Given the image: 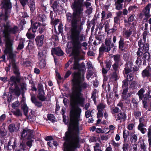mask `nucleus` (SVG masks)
Listing matches in <instances>:
<instances>
[{"mask_svg": "<svg viewBox=\"0 0 151 151\" xmlns=\"http://www.w3.org/2000/svg\"><path fill=\"white\" fill-rule=\"evenodd\" d=\"M79 64L74 63L73 67L70 68V69L78 70V71L74 72L72 75L73 78L72 80V87L69 96L71 108L73 109L76 108V110L74 115H70L69 125H79V119L81 109L78 106L83 104L84 99L81 92L83 89L88 87L87 83L83 82L84 77L83 75H81V73L79 71Z\"/></svg>", "mask_w": 151, "mask_h": 151, "instance_id": "f257e3e1", "label": "nucleus"}, {"mask_svg": "<svg viewBox=\"0 0 151 151\" xmlns=\"http://www.w3.org/2000/svg\"><path fill=\"white\" fill-rule=\"evenodd\" d=\"M81 6L80 5L79 6H74L73 14L69 12L66 13L67 21L70 22L69 33L72 46V53L76 56L80 55L82 46L85 47L87 45L86 42L81 43L84 41L85 37L83 34H81L85 23V18L83 17L81 20L77 18L79 17L83 10Z\"/></svg>", "mask_w": 151, "mask_h": 151, "instance_id": "f03ea898", "label": "nucleus"}, {"mask_svg": "<svg viewBox=\"0 0 151 151\" xmlns=\"http://www.w3.org/2000/svg\"><path fill=\"white\" fill-rule=\"evenodd\" d=\"M7 20L1 21L0 20L1 23H3L4 22L5 23L3 25L4 29L0 26V31L3 32V36L5 38V42L13 43V40L11 38L10 34H17L19 31V28L16 26L11 27L10 23L7 22Z\"/></svg>", "mask_w": 151, "mask_h": 151, "instance_id": "7ed1b4c3", "label": "nucleus"}, {"mask_svg": "<svg viewBox=\"0 0 151 151\" xmlns=\"http://www.w3.org/2000/svg\"><path fill=\"white\" fill-rule=\"evenodd\" d=\"M1 2L0 9H2V10L0 14V20L6 21L9 16L11 3L10 0H2Z\"/></svg>", "mask_w": 151, "mask_h": 151, "instance_id": "20e7f679", "label": "nucleus"}, {"mask_svg": "<svg viewBox=\"0 0 151 151\" xmlns=\"http://www.w3.org/2000/svg\"><path fill=\"white\" fill-rule=\"evenodd\" d=\"M145 91L143 88H141L138 92L137 94L139 96L140 100H142V104L144 108L147 109V101L151 100V90L144 95Z\"/></svg>", "mask_w": 151, "mask_h": 151, "instance_id": "39448f33", "label": "nucleus"}, {"mask_svg": "<svg viewBox=\"0 0 151 151\" xmlns=\"http://www.w3.org/2000/svg\"><path fill=\"white\" fill-rule=\"evenodd\" d=\"M33 131L32 130L25 129L23 130L21 134V138H25L29 140L26 143V145L29 148L31 147L32 146V142L33 140L32 139H33L34 135L33 134Z\"/></svg>", "mask_w": 151, "mask_h": 151, "instance_id": "423d86ee", "label": "nucleus"}, {"mask_svg": "<svg viewBox=\"0 0 151 151\" xmlns=\"http://www.w3.org/2000/svg\"><path fill=\"white\" fill-rule=\"evenodd\" d=\"M91 0H86V1H84V0H74V2L73 3L72 5V8L73 9V13H70L71 14H73L74 12V7L76 6H81V8L83 9V10L82 11V12L80 15L79 17H77V19H81V17L83 14V7L85 6L86 8H88L89 6L91 5V3L88 2L87 1H90Z\"/></svg>", "mask_w": 151, "mask_h": 151, "instance_id": "0eeeda50", "label": "nucleus"}, {"mask_svg": "<svg viewBox=\"0 0 151 151\" xmlns=\"http://www.w3.org/2000/svg\"><path fill=\"white\" fill-rule=\"evenodd\" d=\"M5 42V48L4 50V52L6 54H9V58L11 59L12 61L14 60L15 62V60L14 59L15 55L13 52V44L12 42Z\"/></svg>", "mask_w": 151, "mask_h": 151, "instance_id": "6e6552de", "label": "nucleus"}, {"mask_svg": "<svg viewBox=\"0 0 151 151\" xmlns=\"http://www.w3.org/2000/svg\"><path fill=\"white\" fill-rule=\"evenodd\" d=\"M11 66L12 67V69L15 75H18L20 74L18 67L17 65L15 63V61L14 60H12V61H11L8 67L6 68V72L9 71L10 70Z\"/></svg>", "mask_w": 151, "mask_h": 151, "instance_id": "1a4fd4ad", "label": "nucleus"}, {"mask_svg": "<svg viewBox=\"0 0 151 151\" xmlns=\"http://www.w3.org/2000/svg\"><path fill=\"white\" fill-rule=\"evenodd\" d=\"M20 74L18 75H16V76H11L10 79L8 80L9 85L12 87L14 85L16 86L18 85L17 83L20 82V79L19 77Z\"/></svg>", "mask_w": 151, "mask_h": 151, "instance_id": "9d476101", "label": "nucleus"}, {"mask_svg": "<svg viewBox=\"0 0 151 151\" xmlns=\"http://www.w3.org/2000/svg\"><path fill=\"white\" fill-rule=\"evenodd\" d=\"M151 6V4H148L143 9L142 12L145 16L143 20H145V22H147L148 19L151 16L150 14V6Z\"/></svg>", "mask_w": 151, "mask_h": 151, "instance_id": "9b49d317", "label": "nucleus"}, {"mask_svg": "<svg viewBox=\"0 0 151 151\" xmlns=\"http://www.w3.org/2000/svg\"><path fill=\"white\" fill-rule=\"evenodd\" d=\"M141 75L143 78L150 79L151 78V68L150 65H148L146 68L142 70Z\"/></svg>", "mask_w": 151, "mask_h": 151, "instance_id": "f8f14e48", "label": "nucleus"}, {"mask_svg": "<svg viewBox=\"0 0 151 151\" xmlns=\"http://www.w3.org/2000/svg\"><path fill=\"white\" fill-rule=\"evenodd\" d=\"M133 65V63L132 62H130L129 61L127 62L124 65V68L123 73L124 77H125L126 74L132 72Z\"/></svg>", "mask_w": 151, "mask_h": 151, "instance_id": "ddd939ff", "label": "nucleus"}, {"mask_svg": "<svg viewBox=\"0 0 151 151\" xmlns=\"http://www.w3.org/2000/svg\"><path fill=\"white\" fill-rule=\"evenodd\" d=\"M119 49L122 51H125L128 48V45L124 42V39L121 37L118 42Z\"/></svg>", "mask_w": 151, "mask_h": 151, "instance_id": "4468645a", "label": "nucleus"}, {"mask_svg": "<svg viewBox=\"0 0 151 151\" xmlns=\"http://www.w3.org/2000/svg\"><path fill=\"white\" fill-rule=\"evenodd\" d=\"M46 16L43 14H38L36 19L39 21L42 22V24L43 26H46L47 24L46 20Z\"/></svg>", "mask_w": 151, "mask_h": 151, "instance_id": "2eb2a0df", "label": "nucleus"}, {"mask_svg": "<svg viewBox=\"0 0 151 151\" xmlns=\"http://www.w3.org/2000/svg\"><path fill=\"white\" fill-rule=\"evenodd\" d=\"M127 115L125 112H121L117 114L116 121L119 120L120 122H124L126 120Z\"/></svg>", "mask_w": 151, "mask_h": 151, "instance_id": "dca6fc26", "label": "nucleus"}, {"mask_svg": "<svg viewBox=\"0 0 151 151\" xmlns=\"http://www.w3.org/2000/svg\"><path fill=\"white\" fill-rule=\"evenodd\" d=\"M14 86V88H13L12 87L10 88V91L17 96H19L21 91L18 85H16Z\"/></svg>", "mask_w": 151, "mask_h": 151, "instance_id": "f3484780", "label": "nucleus"}, {"mask_svg": "<svg viewBox=\"0 0 151 151\" xmlns=\"http://www.w3.org/2000/svg\"><path fill=\"white\" fill-rule=\"evenodd\" d=\"M110 50L108 49L107 50V48L106 46H101L100 47L99 49V54L98 57V60H99L100 58L102 57L103 55L104 52H108Z\"/></svg>", "mask_w": 151, "mask_h": 151, "instance_id": "a211bd4d", "label": "nucleus"}, {"mask_svg": "<svg viewBox=\"0 0 151 151\" xmlns=\"http://www.w3.org/2000/svg\"><path fill=\"white\" fill-rule=\"evenodd\" d=\"M105 44L106 47L107 48V50L109 49L110 50L111 47L112 48L114 47V44L111 43V38H107L105 39Z\"/></svg>", "mask_w": 151, "mask_h": 151, "instance_id": "6ab92c4d", "label": "nucleus"}, {"mask_svg": "<svg viewBox=\"0 0 151 151\" xmlns=\"http://www.w3.org/2000/svg\"><path fill=\"white\" fill-rule=\"evenodd\" d=\"M31 100L32 102L38 107H40L42 105L41 102L38 101L35 96L31 95Z\"/></svg>", "mask_w": 151, "mask_h": 151, "instance_id": "aec40b11", "label": "nucleus"}, {"mask_svg": "<svg viewBox=\"0 0 151 151\" xmlns=\"http://www.w3.org/2000/svg\"><path fill=\"white\" fill-rule=\"evenodd\" d=\"M44 36L42 35L40 36L37 37L35 39L36 44L38 47L42 46L43 43Z\"/></svg>", "mask_w": 151, "mask_h": 151, "instance_id": "412c9836", "label": "nucleus"}, {"mask_svg": "<svg viewBox=\"0 0 151 151\" xmlns=\"http://www.w3.org/2000/svg\"><path fill=\"white\" fill-rule=\"evenodd\" d=\"M124 2V0H117L115 4V5L116 6V9L117 10L122 9L123 5L122 3Z\"/></svg>", "mask_w": 151, "mask_h": 151, "instance_id": "4be33fe9", "label": "nucleus"}, {"mask_svg": "<svg viewBox=\"0 0 151 151\" xmlns=\"http://www.w3.org/2000/svg\"><path fill=\"white\" fill-rule=\"evenodd\" d=\"M8 128L9 132H12L18 131L19 129V127L17 125H15L14 124H11L9 125Z\"/></svg>", "mask_w": 151, "mask_h": 151, "instance_id": "5701e85b", "label": "nucleus"}, {"mask_svg": "<svg viewBox=\"0 0 151 151\" xmlns=\"http://www.w3.org/2000/svg\"><path fill=\"white\" fill-rule=\"evenodd\" d=\"M53 51L55 55L59 56H62L64 54L61 48L59 47L54 48Z\"/></svg>", "mask_w": 151, "mask_h": 151, "instance_id": "b1692460", "label": "nucleus"}, {"mask_svg": "<svg viewBox=\"0 0 151 151\" xmlns=\"http://www.w3.org/2000/svg\"><path fill=\"white\" fill-rule=\"evenodd\" d=\"M38 93L37 98L42 101H45L46 99V98L45 96V93L43 90L38 91Z\"/></svg>", "mask_w": 151, "mask_h": 151, "instance_id": "393cba45", "label": "nucleus"}, {"mask_svg": "<svg viewBox=\"0 0 151 151\" xmlns=\"http://www.w3.org/2000/svg\"><path fill=\"white\" fill-rule=\"evenodd\" d=\"M113 57L115 63L120 64V66L123 64V63L121 61V59L120 55L117 54L114 55L113 56Z\"/></svg>", "mask_w": 151, "mask_h": 151, "instance_id": "a878e982", "label": "nucleus"}, {"mask_svg": "<svg viewBox=\"0 0 151 151\" xmlns=\"http://www.w3.org/2000/svg\"><path fill=\"white\" fill-rule=\"evenodd\" d=\"M22 109L23 110L24 113V115L27 117L28 119H31L32 116L29 115L28 116L27 113L28 112V108L26 104H24L23 105L22 107Z\"/></svg>", "mask_w": 151, "mask_h": 151, "instance_id": "bb28decb", "label": "nucleus"}, {"mask_svg": "<svg viewBox=\"0 0 151 151\" xmlns=\"http://www.w3.org/2000/svg\"><path fill=\"white\" fill-rule=\"evenodd\" d=\"M40 26V24L39 22H35L33 24H31V27L29 29H30L33 33L36 32L38 27Z\"/></svg>", "mask_w": 151, "mask_h": 151, "instance_id": "cd10ccee", "label": "nucleus"}, {"mask_svg": "<svg viewBox=\"0 0 151 151\" xmlns=\"http://www.w3.org/2000/svg\"><path fill=\"white\" fill-rule=\"evenodd\" d=\"M28 4L29 6L31 11L33 12L35 9V3L33 0H27Z\"/></svg>", "mask_w": 151, "mask_h": 151, "instance_id": "c85d7f7f", "label": "nucleus"}, {"mask_svg": "<svg viewBox=\"0 0 151 151\" xmlns=\"http://www.w3.org/2000/svg\"><path fill=\"white\" fill-rule=\"evenodd\" d=\"M20 85L22 93L23 94L27 90V84L24 82H22L20 83Z\"/></svg>", "mask_w": 151, "mask_h": 151, "instance_id": "c756f323", "label": "nucleus"}, {"mask_svg": "<svg viewBox=\"0 0 151 151\" xmlns=\"http://www.w3.org/2000/svg\"><path fill=\"white\" fill-rule=\"evenodd\" d=\"M2 125L3 126V127L0 130V136L4 137L7 134L6 131L4 129L6 124L3 123Z\"/></svg>", "mask_w": 151, "mask_h": 151, "instance_id": "7c9ffc66", "label": "nucleus"}, {"mask_svg": "<svg viewBox=\"0 0 151 151\" xmlns=\"http://www.w3.org/2000/svg\"><path fill=\"white\" fill-rule=\"evenodd\" d=\"M106 65V68L107 70H110L112 65V62L111 60H106L104 62Z\"/></svg>", "mask_w": 151, "mask_h": 151, "instance_id": "2f4dec72", "label": "nucleus"}, {"mask_svg": "<svg viewBox=\"0 0 151 151\" xmlns=\"http://www.w3.org/2000/svg\"><path fill=\"white\" fill-rule=\"evenodd\" d=\"M97 92V90L96 89H94L93 91L91 93V97L92 98L93 101L94 103L95 104L96 103V93Z\"/></svg>", "mask_w": 151, "mask_h": 151, "instance_id": "473e14b6", "label": "nucleus"}, {"mask_svg": "<svg viewBox=\"0 0 151 151\" xmlns=\"http://www.w3.org/2000/svg\"><path fill=\"white\" fill-rule=\"evenodd\" d=\"M126 76V78L129 81H132L133 79L134 75L133 73H128L127 74L125 75V76Z\"/></svg>", "mask_w": 151, "mask_h": 151, "instance_id": "72a5a7b5", "label": "nucleus"}, {"mask_svg": "<svg viewBox=\"0 0 151 151\" xmlns=\"http://www.w3.org/2000/svg\"><path fill=\"white\" fill-rule=\"evenodd\" d=\"M142 59H147L148 60L150 58V54L147 52H145L143 53L142 57H141Z\"/></svg>", "mask_w": 151, "mask_h": 151, "instance_id": "f704fd0d", "label": "nucleus"}, {"mask_svg": "<svg viewBox=\"0 0 151 151\" xmlns=\"http://www.w3.org/2000/svg\"><path fill=\"white\" fill-rule=\"evenodd\" d=\"M133 114L135 118L138 119L141 115V112L140 111L134 110L133 111Z\"/></svg>", "mask_w": 151, "mask_h": 151, "instance_id": "c9c22d12", "label": "nucleus"}, {"mask_svg": "<svg viewBox=\"0 0 151 151\" xmlns=\"http://www.w3.org/2000/svg\"><path fill=\"white\" fill-rule=\"evenodd\" d=\"M30 29H29L28 32L26 34L27 37L29 39H32L34 38L35 37V35L34 34H33L31 33Z\"/></svg>", "mask_w": 151, "mask_h": 151, "instance_id": "e433bc0d", "label": "nucleus"}, {"mask_svg": "<svg viewBox=\"0 0 151 151\" xmlns=\"http://www.w3.org/2000/svg\"><path fill=\"white\" fill-rule=\"evenodd\" d=\"M12 112L14 115L17 116H21L22 115L21 112L19 109H15Z\"/></svg>", "mask_w": 151, "mask_h": 151, "instance_id": "4c0bfd02", "label": "nucleus"}, {"mask_svg": "<svg viewBox=\"0 0 151 151\" xmlns=\"http://www.w3.org/2000/svg\"><path fill=\"white\" fill-rule=\"evenodd\" d=\"M24 40L22 39H21L20 40L18 46L17 48L18 50H21L24 47Z\"/></svg>", "mask_w": 151, "mask_h": 151, "instance_id": "58836bf2", "label": "nucleus"}, {"mask_svg": "<svg viewBox=\"0 0 151 151\" xmlns=\"http://www.w3.org/2000/svg\"><path fill=\"white\" fill-rule=\"evenodd\" d=\"M142 50L145 52H147L149 49V44L148 43H145L142 46Z\"/></svg>", "mask_w": 151, "mask_h": 151, "instance_id": "ea45409f", "label": "nucleus"}, {"mask_svg": "<svg viewBox=\"0 0 151 151\" xmlns=\"http://www.w3.org/2000/svg\"><path fill=\"white\" fill-rule=\"evenodd\" d=\"M55 117L53 114H48V120L50 121L53 123L55 122Z\"/></svg>", "mask_w": 151, "mask_h": 151, "instance_id": "a19ab883", "label": "nucleus"}, {"mask_svg": "<svg viewBox=\"0 0 151 151\" xmlns=\"http://www.w3.org/2000/svg\"><path fill=\"white\" fill-rule=\"evenodd\" d=\"M128 80L127 79H124L122 81V88H128Z\"/></svg>", "mask_w": 151, "mask_h": 151, "instance_id": "79ce46f5", "label": "nucleus"}, {"mask_svg": "<svg viewBox=\"0 0 151 151\" xmlns=\"http://www.w3.org/2000/svg\"><path fill=\"white\" fill-rule=\"evenodd\" d=\"M142 60L141 57H137L136 61V64L137 65L138 67H139L142 64Z\"/></svg>", "mask_w": 151, "mask_h": 151, "instance_id": "37998d69", "label": "nucleus"}, {"mask_svg": "<svg viewBox=\"0 0 151 151\" xmlns=\"http://www.w3.org/2000/svg\"><path fill=\"white\" fill-rule=\"evenodd\" d=\"M46 61L44 59H42L39 63V66L41 68H43L46 65Z\"/></svg>", "mask_w": 151, "mask_h": 151, "instance_id": "c03bdc74", "label": "nucleus"}, {"mask_svg": "<svg viewBox=\"0 0 151 151\" xmlns=\"http://www.w3.org/2000/svg\"><path fill=\"white\" fill-rule=\"evenodd\" d=\"M143 52V50H142V48L139 47L138 49V50L137 52V55L138 57H142Z\"/></svg>", "mask_w": 151, "mask_h": 151, "instance_id": "a18cd8bd", "label": "nucleus"}, {"mask_svg": "<svg viewBox=\"0 0 151 151\" xmlns=\"http://www.w3.org/2000/svg\"><path fill=\"white\" fill-rule=\"evenodd\" d=\"M105 106V105L103 103H100L97 106V110H99L101 111H103V109H104Z\"/></svg>", "mask_w": 151, "mask_h": 151, "instance_id": "49530a36", "label": "nucleus"}, {"mask_svg": "<svg viewBox=\"0 0 151 151\" xmlns=\"http://www.w3.org/2000/svg\"><path fill=\"white\" fill-rule=\"evenodd\" d=\"M137 140V137L135 134L131 135L130 137V141L132 143L135 142Z\"/></svg>", "mask_w": 151, "mask_h": 151, "instance_id": "de8ad7c7", "label": "nucleus"}, {"mask_svg": "<svg viewBox=\"0 0 151 151\" xmlns=\"http://www.w3.org/2000/svg\"><path fill=\"white\" fill-rule=\"evenodd\" d=\"M123 145L122 149L123 151H128L129 149V144L126 142H124Z\"/></svg>", "mask_w": 151, "mask_h": 151, "instance_id": "09e8293b", "label": "nucleus"}, {"mask_svg": "<svg viewBox=\"0 0 151 151\" xmlns=\"http://www.w3.org/2000/svg\"><path fill=\"white\" fill-rule=\"evenodd\" d=\"M132 102L133 104L134 108L136 109L138 104L137 101L135 98H133Z\"/></svg>", "mask_w": 151, "mask_h": 151, "instance_id": "8fccbe9b", "label": "nucleus"}, {"mask_svg": "<svg viewBox=\"0 0 151 151\" xmlns=\"http://www.w3.org/2000/svg\"><path fill=\"white\" fill-rule=\"evenodd\" d=\"M137 86V83L135 81H133L132 82L130 85L131 88L133 89H135Z\"/></svg>", "mask_w": 151, "mask_h": 151, "instance_id": "3c124183", "label": "nucleus"}, {"mask_svg": "<svg viewBox=\"0 0 151 151\" xmlns=\"http://www.w3.org/2000/svg\"><path fill=\"white\" fill-rule=\"evenodd\" d=\"M132 34V31L130 29L129 30H127L125 32V37L126 39H128L131 35Z\"/></svg>", "mask_w": 151, "mask_h": 151, "instance_id": "603ef678", "label": "nucleus"}, {"mask_svg": "<svg viewBox=\"0 0 151 151\" xmlns=\"http://www.w3.org/2000/svg\"><path fill=\"white\" fill-rule=\"evenodd\" d=\"M120 64L118 63H114L112 65L114 71H116L119 67V65H120Z\"/></svg>", "mask_w": 151, "mask_h": 151, "instance_id": "864d4df0", "label": "nucleus"}, {"mask_svg": "<svg viewBox=\"0 0 151 151\" xmlns=\"http://www.w3.org/2000/svg\"><path fill=\"white\" fill-rule=\"evenodd\" d=\"M92 111L88 110L85 112V116L86 118H88L90 116H91Z\"/></svg>", "mask_w": 151, "mask_h": 151, "instance_id": "5fc2aeb1", "label": "nucleus"}, {"mask_svg": "<svg viewBox=\"0 0 151 151\" xmlns=\"http://www.w3.org/2000/svg\"><path fill=\"white\" fill-rule=\"evenodd\" d=\"M140 149L142 151H146V147L145 144L144 142L140 145Z\"/></svg>", "mask_w": 151, "mask_h": 151, "instance_id": "6e6d98bb", "label": "nucleus"}, {"mask_svg": "<svg viewBox=\"0 0 151 151\" xmlns=\"http://www.w3.org/2000/svg\"><path fill=\"white\" fill-rule=\"evenodd\" d=\"M148 31L147 30H145L142 34L144 42H145L146 41V36L148 34Z\"/></svg>", "mask_w": 151, "mask_h": 151, "instance_id": "4d7b16f0", "label": "nucleus"}, {"mask_svg": "<svg viewBox=\"0 0 151 151\" xmlns=\"http://www.w3.org/2000/svg\"><path fill=\"white\" fill-rule=\"evenodd\" d=\"M98 112L97 114V118L98 119L100 118L103 116V113L102 111L98 110Z\"/></svg>", "mask_w": 151, "mask_h": 151, "instance_id": "13d9d810", "label": "nucleus"}, {"mask_svg": "<svg viewBox=\"0 0 151 151\" xmlns=\"http://www.w3.org/2000/svg\"><path fill=\"white\" fill-rule=\"evenodd\" d=\"M95 38L96 40L99 41V42L98 43L100 44L101 42V38H102V35H96L95 37Z\"/></svg>", "mask_w": 151, "mask_h": 151, "instance_id": "bf43d9fd", "label": "nucleus"}, {"mask_svg": "<svg viewBox=\"0 0 151 151\" xmlns=\"http://www.w3.org/2000/svg\"><path fill=\"white\" fill-rule=\"evenodd\" d=\"M19 105V102L18 101H17L14 102L12 105V106L13 108L15 109L16 107H17Z\"/></svg>", "mask_w": 151, "mask_h": 151, "instance_id": "052dcab7", "label": "nucleus"}, {"mask_svg": "<svg viewBox=\"0 0 151 151\" xmlns=\"http://www.w3.org/2000/svg\"><path fill=\"white\" fill-rule=\"evenodd\" d=\"M63 24L62 23H60L58 27L59 33H61L63 32Z\"/></svg>", "mask_w": 151, "mask_h": 151, "instance_id": "680f3d73", "label": "nucleus"}, {"mask_svg": "<svg viewBox=\"0 0 151 151\" xmlns=\"http://www.w3.org/2000/svg\"><path fill=\"white\" fill-rule=\"evenodd\" d=\"M57 6L58 1H55L53 4L51 3V7L53 8V9L57 8Z\"/></svg>", "mask_w": 151, "mask_h": 151, "instance_id": "e2e57ef3", "label": "nucleus"}, {"mask_svg": "<svg viewBox=\"0 0 151 151\" xmlns=\"http://www.w3.org/2000/svg\"><path fill=\"white\" fill-rule=\"evenodd\" d=\"M128 135L126 134L125 133V131H124L123 132V137L124 138V142H127V139Z\"/></svg>", "mask_w": 151, "mask_h": 151, "instance_id": "0e129e2a", "label": "nucleus"}, {"mask_svg": "<svg viewBox=\"0 0 151 151\" xmlns=\"http://www.w3.org/2000/svg\"><path fill=\"white\" fill-rule=\"evenodd\" d=\"M42 9L46 12V1H44V2H42Z\"/></svg>", "mask_w": 151, "mask_h": 151, "instance_id": "69168bd1", "label": "nucleus"}, {"mask_svg": "<svg viewBox=\"0 0 151 151\" xmlns=\"http://www.w3.org/2000/svg\"><path fill=\"white\" fill-rule=\"evenodd\" d=\"M138 45L139 48H142V46L144 44L142 42V40L141 39L138 42Z\"/></svg>", "mask_w": 151, "mask_h": 151, "instance_id": "338daca9", "label": "nucleus"}, {"mask_svg": "<svg viewBox=\"0 0 151 151\" xmlns=\"http://www.w3.org/2000/svg\"><path fill=\"white\" fill-rule=\"evenodd\" d=\"M147 137L148 138H151V126L148 127V131L147 132Z\"/></svg>", "mask_w": 151, "mask_h": 151, "instance_id": "774afa93", "label": "nucleus"}]
</instances>
